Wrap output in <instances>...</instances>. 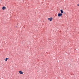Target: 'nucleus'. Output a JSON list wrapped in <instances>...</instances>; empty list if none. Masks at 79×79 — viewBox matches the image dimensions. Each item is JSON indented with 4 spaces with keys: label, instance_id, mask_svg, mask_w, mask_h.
<instances>
[{
    "label": "nucleus",
    "instance_id": "obj_1",
    "mask_svg": "<svg viewBox=\"0 0 79 79\" xmlns=\"http://www.w3.org/2000/svg\"><path fill=\"white\" fill-rule=\"evenodd\" d=\"M58 16H59V17H60V16H62V14L60 13V14H58Z\"/></svg>",
    "mask_w": 79,
    "mask_h": 79
},
{
    "label": "nucleus",
    "instance_id": "obj_2",
    "mask_svg": "<svg viewBox=\"0 0 79 79\" xmlns=\"http://www.w3.org/2000/svg\"><path fill=\"white\" fill-rule=\"evenodd\" d=\"M48 20H50V21H52V18H48Z\"/></svg>",
    "mask_w": 79,
    "mask_h": 79
},
{
    "label": "nucleus",
    "instance_id": "obj_3",
    "mask_svg": "<svg viewBox=\"0 0 79 79\" xmlns=\"http://www.w3.org/2000/svg\"><path fill=\"white\" fill-rule=\"evenodd\" d=\"M19 73L20 74H23V72L20 71H19Z\"/></svg>",
    "mask_w": 79,
    "mask_h": 79
},
{
    "label": "nucleus",
    "instance_id": "obj_4",
    "mask_svg": "<svg viewBox=\"0 0 79 79\" xmlns=\"http://www.w3.org/2000/svg\"><path fill=\"white\" fill-rule=\"evenodd\" d=\"M6 7L5 6H4V7H2V10H5V9H6Z\"/></svg>",
    "mask_w": 79,
    "mask_h": 79
},
{
    "label": "nucleus",
    "instance_id": "obj_5",
    "mask_svg": "<svg viewBox=\"0 0 79 79\" xmlns=\"http://www.w3.org/2000/svg\"><path fill=\"white\" fill-rule=\"evenodd\" d=\"M60 11L61 12V13H63V10H60Z\"/></svg>",
    "mask_w": 79,
    "mask_h": 79
},
{
    "label": "nucleus",
    "instance_id": "obj_6",
    "mask_svg": "<svg viewBox=\"0 0 79 79\" xmlns=\"http://www.w3.org/2000/svg\"><path fill=\"white\" fill-rule=\"evenodd\" d=\"M6 59L7 60H9V58H6Z\"/></svg>",
    "mask_w": 79,
    "mask_h": 79
},
{
    "label": "nucleus",
    "instance_id": "obj_7",
    "mask_svg": "<svg viewBox=\"0 0 79 79\" xmlns=\"http://www.w3.org/2000/svg\"><path fill=\"white\" fill-rule=\"evenodd\" d=\"M6 61H7V59H6V60H5Z\"/></svg>",
    "mask_w": 79,
    "mask_h": 79
},
{
    "label": "nucleus",
    "instance_id": "obj_8",
    "mask_svg": "<svg viewBox=\"0 0 79 79\" xmlns=\"http://www.w3.org/2000/svg\"><path fill=\"white\" fill-rule=\"evenodd\" d=\"M77 6H79V4H78L77 5Z\"/></svg>",
    "mask_w": 79,
    "mask_h": 79
},
{
    "label": "nucleus",
    "instance_id": "obj_9",
    "mask_svg": "<svg viewBox=\"0 0 79 79\" xmlns=\"http://www.w3.org/2000/svg\"><path fill=\"white\" fill-rule=\"evenodd\" d=\"M63 13H64V12Z\"/></svg>",
    "mask_w": 79,
    "mask_h": 79
}]
</instances>
